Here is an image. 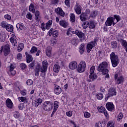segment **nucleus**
<instances>
[{"mask_svg":"<svg viewBox=\"0 0 127 127\" xmlns=\"http://www.w3.org/2000/svg\"><path fill=\"white\" fill-rule=\"evenodd\" d=\"M96 97L98 100H101L104 98V95L102 93H97L96 94Z\"/></svg>","mask_w":127,"mask_h":127,"instance_id":"obj_42","label":"nucleus"},{"mask_svg":"<svg viewBox=\"0 0 127 127\" xmlns=\"http://www.w3.org/2000/svg\"><path fill=\"white\" fill-rule=\"evenodd\" d=\"M66 115L67 117H71L73 116V112L71 111H68L66 112Z\"/></svg>","mask_w":127,"mask_h":127,"instance_id":"obj_50","label":"nucleus"},{"mask_svg":"<svg viewBox=\"0 0 127 127\" xmlns=\"http://www.w3.org/2000/svg\"><path fill=\"white\" fill-rule=\"evenodd\" d=\"M14 68H15V65L14 64H11L8 67L10 73H11V74L13 76L15 75L16 73V71L14 70Z\"/></svg>","mask_w":127,"mask_h":127,"instance_id":"obj_20","label":"nucleus"},{"mask_svg":"<svg viewBox=\"0 0 127 127\" xmlns=\"http://www.w3.org/2000/svg\"><path fill=\"white\" fill-rule=\"evenodd\" d=\"M25 55H26L27 63H30L32 61V56L27 55V52L25 53Z\"/></svg>","mask_w":127,"mask_h":127,"instance_id":"obj_28","label":"nucleus"},{"mask_svg":"<svg viewBox=\"0 0 127 127\" xmlns=\"http://www.w3.org/2000/svg\"><path fill=\"white\" fill-rule=\"evenodd\" d=\"M115 121H109L107 124V127H115Z\"/></svg>","mask_w":127,"mask_h":127,"instance_id":"obj_32","label":"nucleus"},{"mask_svg":"<svg viewBox=\"0 0 127 127\" xmlns=\"http://www.w3.org/2000/svg\"><path fill=\"white\" fill-rule=\"evenodd\" d=\"M59 24H60V25H61V26H63V27H64V28H66L67 25H68V23H67L66 21L63 20L60 21Z\"/></svg>","mask_w":127,"mask_h":127,"instance_id":"obj_26","label":"nucleus"},{"mask_svg":"<svg viewBox=\"0 0 127 127\" xmlns=\"http://www.w3.org/2000/svg\"><path fill=\"white\" fill-rule=\"evenodd\" d=\"M16 27L18 30H22L24 29L25 27L24 26V25L23 24V23H18L16 24Z\"/></svg>","mask_w":127,"mask_h":127,"instance_id":"obj_25","label":"nucleus"},{"mask_svg":"<svg viewBox=\"0 0 127 127\" xmlns=\"http://www.w3.org/2000/svg\"><path fill=\"white\" fill-rule=\"evenodd\" d=\"M68 67L70 70H75L78 67V64L77 62L73 61L69 63Z\"/></svg>","mask_w":127,"mask_h":127,"instance_id":"obj_11","label":"nucleus"},{"mask_svg":"<svg viewBox=\"0 0 127 127\" xmlns=\"http://www.w3.org/2000/svg\"><path fill=\"white\" fill-rule=\"evenodd\" d=\"M10 49L9 46L8 44L6 45L5 46H2L0 48V53H4V55L6 56L9 53Z\"/></svg>","mask_w":127,"mask_h":127,"instance_id":"obj_6","label":"nucleus"},{"mask_svg":"<svg viewBox=\"0 0 127 127\" xmlns=\"http://www.w3.org/2000/svg\"><path fill=\"white\" fill-rule=\"evenodd\" d=\"M112 24H113V26H115L116 24V23H115V18L109 17L105 22V25L106 26H112Z\"/></svg>","mask_w":127,"mask_h":127,"instance_id":"obj_7","label":"nucleus"},{"mask_svg":"<svg viewBox=\"0 0 127 127\" xmlns=\"http://www.w3.org/2000/svg\"><path fill=\"white\" fill-rule=\"evenodd\" d=\"M71 33H72V34H76L79 38H83V37L85 36V34L83 33V32L79 30L74 31L73 30V28L69 27L67 30L66 35L69 36V35H71Z\"/></svg>","mask_w":127,"mask_h":127,"instance_id":"obj_3","label":"nucleus"},{"mask_svg":"<svg viewBox=\"0 0 127 127\" xmlns=\"http://www.w3.org/2000/svg\"><path fill=\"white\" fill-rule=\"evenodd\" d=\"M26 18H28V19H30V20H31L32 19V15L30 14V13H28L26 15Z\"/></svg>","mask_w":127,"mask_h":127,"instance_id":"obj_61","label":"nucleus"},{"mask_svg":"<svg viewBox=\"0 0 127 127\" xmlns=\"http://www.w3.org/2000/svg\"><path fill=\"white\" fill-rule=\"evenodd\" d=\"M35 19L38 20L39 18V15H40V12L38 10L35 11Z\"/></svg>","mask_w":127,"mask_h":127,"instance_id":"obj_40","label":"nucleus"},{"mask_svg":"<svg viewBox=\"0 0 127 127\" xmlns=\"http://www.w3.org/2000/svg\"><path fill=\"white\" fill-rule=\"evenodd\" d=\"M54 110L55 111V112H56V111H57L58 108H59V102H58V101H55L54 103Z\"/></svg>","mask_w":127,"mask_h":127,"instance_id":"obj_39","label":"nucleus"},{"mask_svg":"<svg viewBox=\"0 0 127 127\" xmlns=\"http://www.w3.org/2000/svg\"><path fill=\"white\" fill-rule=\"evenodd\" d=\"M117 95V91L115 88H110L109 90V93L108 97L110 98V97H113V96H116Z\"/></svg>","mask_w":127,"mask_h":127,"instance_id":"obj_17","label":"nucleus"},{"mask_svg":"<svg viewBox=\"0 0 127 127\" xmlns=\"http://www.w3.org/2000/svg\"><path fill=\"white\" fill-rule=\"evenodd\" d=\"M89 79H88V82H92L94 80H96L98 78V76L96 75L95 73L90 74L89 76Z\"/></svg>","mask_w":127,"mask_h":127,"instance_id":"obj_23","label":"nucleus"},{"mask_svg":"<svg viewBox=\"0 0 127 127\" xmlns=\"http://www.w3.org/2000/svg\"><path fill=\"white\" fill-rule=\"evenodd\" d=\"M55 10L58 15H60V16H62V17H64L65 16V12L63 11L62 8L58 7L57 8H56Z\"/></svg>","mask_w":127,"mask_h":127,"instance_id":"obj_14","label":"nucleus"},{"mask_svg":"<svg viewBox=\"0 0 127 127\" xmlns=\"http://www.w3.org/2000/svg\"><path fill=\"white\" fill-rule=\"evenodd\" d=\"M74 10L76 14H81V12H82V7L77 4L74 6Z\"/></svg>","mask_w":127,"mask_h":127,"instance_id":"obj_19","label":"nucleus"},{"mask_svg":"<svg viewBox=\"0 0 127 127\" xmlns=\"http://www.w3.org/2000/svg\"><path fill=\"white\" fill-rule=\"evenodd\" d=\"M110 64H108L107 62H103L99 65L98 71L99 72H102V75H106V78H109L110 76L109 74H108V73H109V69L107 68H108Z\"/></svg>","mask_w":127,"mask_h":127,"instance_id":"obj_1","label":"nucleus"},{"mask_svg":"<svg viewBox=\"0 0 127 127\" xmlns=\"http://www.w3.org/2000/svg\"><path fill=\"white\" fill-rule=\"evenodd\" d=\"M54 72L55 73H59L60 71V66L58 64H55L53 68Z\"/></svg>","mask_w":127,"mask_h":127,"instance_id":"obj_30","label":"nucleus"},{"mask_svg":"<svg viewBox=\"0 0 127 127\" xmlns=\"http://www.w3.org/2000/svg\"><path fill=\"white\" fill-rule=\"evenodd\" d=\"M1 24L2 27H3V28L6 27V26H7V25L6 24V23L5 21H2L1 23Z\"/></svg>","mask_w":127,"mask_h":127,"instance_id":"obj_64","label":"nucleus"},{"mask_svg":"<svg viewBox=\"0 0 127 127\" xmlns=\"http://www.w3.org/2000/svg\"><path fill=\"white\" fill-rule=\"evenodd\" d=\"M38 49L37 48H36L35 46H33L31 50L30 51V52L31 54H33V53H35V52H37Z\"/></svg>","mask_w":127,"mask_h":127,"instance_id":"obj_36","label":"nucleus"},{"mask_svg":"<svg viewBox=\"0 0 127 127\" xmlns=\"http://www.w3.org/2000/svg\"><path fill=\"white\" fill-rule=\"evenodd\" d=\"M13 116L15 119H18L20 116V114H19V112L16 111L14 113Z\"/></svg>","mask_w":127,"mask_h":127,"instance_id":"obj_49","label":"nucleus"},{"mask_svg":"<svg viewBox=\"0 0 127 127\" xmlns=\"http://www.w3.org/2000/svg\"><path fill=\"white\" fill-rule=\"evenodd\" d=\"M122 45L126 48L127 47V42L125 40H122Z\"/></svg>","mask_w":127,"mask_h":127,"instance_id":"obj_51","label":"nucleus"},{"mask_svg":"<svg viewBox=\"0 0 127 127\" xmlns=\"http://www.w3.org/2000/svg\"><path fill=\"white\" fill-rule=\"evenodd\" d=\"M83 28L84 29H86L89 26V22H85L82 25Z\"/></svg>","mask_w":127,"mask_h":127,"instance_id":"obj_56","label":"nucleus"},{"mask_svg":"<svg viewBox=\"0 0 127 127\" xmlns=\"http://www.w3.org/2000/svg\"><path fill=\"white\" fill-rule=\"evenodd\" d=\"M42 102H43V100H42V99L37 98L34 101V102L33 103V105H34L35 107H37L39 106V105H41V104H42Z\"/></svg>","mask_w":127,"mask_h":127,"instance_id":"obj_16","label":"nucleus"},{"mask_svg":"<svg viewBox=\"0 0 127 127\" xmlns=\"http://www.w3.org/2000/svg\"><path fill=\"white\" fill-rule=\"evenodd\" d=\"M70 20L72 22H75L76 21V16H75V14L70 13L69 15Z\"/></svg>","mask_w":127,"mask_h":127,"instance_id":"obj_31","label":"nucleus"},{"mask_svg":"<svg viewBox=\"0 0 127 127\" xmlns=\"http://www.w3.org/2000/svg\"><path fill=\"white\" fill-rule=\"evenodd\" d=\"M84 117L86 119H89L91 118V114L88 112H84Z\"/></svg>","mask_w":127,"mask_h":127,"instance_id":"obj_45","label":"nucleus"},{"mask_svg":"<svg viewBox=\"0 0 127 127\" xmlns=\"http://www.w3.org/2000/svg\"><path fill=\"white\" fill-rule=\"evenodd\" d=\"M27 93V91L26 89H23L22 90L20 91V94L22 95V96H26Z\"/></svg>","mask_w":127,"mask_h":127,"instance_id":"obj_54","label":"nucleus"},{"mask_svg":"<svg viewBox=\"0 0 127 127\" xmlns=\"http://www.w3.org/2000/svg\"><path fill=\"white\" fill-rule=\"evenodd\" d=\"M21 58H22V55L20 53L18 54L17 55V59H18V60H21Z\"/></svg>","mask_w":127,"mask_h":127,"instance_id":"obj_63","label":"nucleus"},{"mask_svg":"<svg viewBox=\"0 0 127 127\" xmlns=\"http://www.w3.org/2000/svg\"><path fill=\"white\" fill-rule=\"evenodd\" d=\"M106 108L109 112H113L115 110V105L113 102H108L106 105Z\"/></svg>","mask_w":127,"mask_h":127,"instance_id":"obj_12","label":"nucleus"},{"mask_svg":"<svg viewBox=\"0 0 127 127\" xmlns=\"http://www.w3.org/2000/svg\"><path fill=\"white\" fill-rule=\"evenodd\" d=\"M115 79L116 80L117 85H120V84H123L125 81V78L122 76H119L118 74L115 75Z\"/></svg>","mask_w":127,"mask_h":127,"instance_id":"obj_8","label":"nucleus"},{"mask_svg":"<svg viewBox=\"0 0 127 127\" xmlns=\"http://www.w3.org/2000/svg\"><path fill=\"white\" fill-rule=\"evenodd\" d=\"M41 69H40V64H37L36 65V68L35 69V75L39 76V72H40Z\"/></svg>","mask_w":127,"mask_h":127,"instance_id":"obj_24","label":"nucleus"},{"mask_svg":"<svg viewBox=\"0 0 127 127\" xmlns=\"http://www.w3.org/2000/svg\"><path fill=\"white\" fill-rule=\"evenodd\" d=\"M97 110L99 113H101V114H104L107 119H109V114H108V111H107V110H106L105 107L101 106L100 107H98Z\"/></svg>","mask_w":127,"mask_h":127,"instance_id":"obj_9","label":"nucleus"},{"mask_svg":"<svg viewBox=\"0 0 127 127\" xmlns=\"http://www.w3.org/2000/svg\"><path fill=\"white\" fill-rule=\"evenodd\" d=\"M110 60L112 63L113 67H117L120 62L119 61V57L116 55L115 52H113L110 54Z\"/></svg>","mask_w":127,"mask_h":127,"instance_id":"obj_2","label":"nucleus"},{"mask_svg":"<svg viewBox=\"0 0 127 127\" xmlns=\"http://www.w3.org/2000/svg\"><path fill=\"white\" fill-rule=\"evenodd\" d=\"M80 18L81 21H85L87 19H89V17L85 13H82L80 15Z\"/></svg>","mask_w":127,"mask_h":127,"instance_id":"obj_21","label":"nucleus"},{"mask_svg":"<svg viewBox=\"0 0 127 127\" xmlns=\"http://www.w3.org/2000/svg\"><path fill=\"white\" fill-rule=\"evenodd\" d=\"M79 51L80 54H83L84 51H85V44H81L79 48Z\"/></svg>","mask_w":127,"mask_h":127,"instance_id":"obj_29","label":"nucleus"},{"mask_svg":"<svg viewBox=\"0 0 127 127\" xmlns=\"http://www.w3.org/2000/svg\"><path fill=\"white\" fill-rule=\"evenodd\" d=\"M48 66V63L47 61H44L42 63V67L41 68V72L44 73L47 71V67Z\"/></svg>","mask_w":127,"mask_h":127,"instance_id":"obj_15","label":"nucleus"},{"mask_svg":"<svg viewBox=\"0 0 127 127\" xmlns=\"http://www.w3.org/2000/svg\"><path fill=\"white\" fill-rule=\"evenodd\" d=\"M6 29L9 32H12L13 31V26L12 25H7L6 27Z\"/></svg>","mask_w":127,"mask_h":127,"instance_id":"obj_34","label":"nucleus"},{"mask_svg":"<svg viewBox=\"0 0 127 127\" xmlns=\"http://www.w3.org/2000/svg\"><path fill=\"white\" fill-rule=\"evenodd\" d=\"M62 92V89L61 87L58 85H56L54 88V93L56 94V95H59L61 94Z\"/></svg>","mask_w":127,"mask_h":127,"instance_id":"obj_22","label":"nucleus"},{"mask_svg":"<svg viewBox=\"0 0 127 127\" xmlns=\"http://www.w3.org/2000/svg\"><path fill=\"white\" fill-rule=\"evenodd\" d=\"M96 45L95 41H92L88 43L87 45L86 49L88 53L91 52V50L93 49V47Z\"/></svg>","mask_w":127,"mask_h":127,"instance_id":"obj_13","label":"nucleus"},{"mask_svg":"<svg viewBox=\"0 0 127 127\" xmlns=\"http://www.w3.org/2000/svg\"><path fill=\"white\" fill-rule=\"evenodd\" d=\"M4 17L5 19H7V20H10L11 19V16L8 14L4 15Z\"/></svg>","mask_w":127,"mask_h":127,"instance_id":"obj_59","label":"nucleus"},{"mask_svg":"<svg viewBox=\"0 0 127 127\" xmlns=\"http://www.w3.org/2000/svg\"><path fill=\"white\" fill-rule=\"evenodd\" d=\"M10 41L14 46H15L16 44H17V41H16V39L10 38Z\"/></svg>","mask_w":127,"mask_h":127,"instance_id":"obj_43","label":"nucleus"},{"mask_svg":"<svg viewBox=\"0 0 127 127\" xmlns=\"http://www.w3.org/2000/svg\"><path fill=\"white\" fill-rule=\"evenodd\" d=\"M56 43H57V39L55 38L51 39V45H52V46H54V45H56Z\"/></svg>","mask_w":127,"mask_h":127,"instance_id":"obj_38","label":"nucleus"},{"mask_svg":"<svg viewBox=\"0 0 127 127\" xmlns=\"http://www.w3.org/2000/svg\"><path fill=\"white\" fill-rule=\"evenodd\" d=\"M4 36H5L4 33H0V41L1 42H3V41H4V39H5Z\"/></svg>","mask_w":127,"mask_h":127,"instance_id":"obj_44","label":"nucleus"},{"mask_svg":"<svg viewBox=\"0 0 127 127\" xmlns=\"http://www.w3.org/2000/svg\"><path fill=\"white\" fill-rule=\"evenodd\" d=\"M20 66L22 70H25L26 69V64H21Z\"/></svg>","mask_w":127,"mask_h":127,"instance_id":"obj_57","label":"nucleus"},{"mask_svg":"<svg viewBox=\"0 0 127 127\" xmlns=\"http://www.w3.org/2000/svg\"><path fill=\"white\" fill-rule=\"evenodd\" d=\"M51 25H52V20H49L46 24V29L47 30L50 29Z\"/></svg>","mask_w":127,"mask_h":127,"instance_id":"obj_33","label":"nucleus"},{"mask_svg":"<svg viewBox=\"0 0 127 127\" xmlns=\"http://www.w3.org/2000/svg\"><path fill=\"white\" fill-rule=\"evenodd\" d=\"M23 108H24V104L23 103H21L18 106V109L19 110H23Z\"/></svg>","mask_w":127,"mask_h":127,"instance_id":"obj_62","label":"nucleus"},{"mask_svg":"<svg viewBox=\"0 0 127 127\" xmlns=\"http://www.w3.org/2000/svg\"><path fill=\"white\" fill-rule=\"evenodd\" d=\"M94 72H95V66H92L90 69V74H94Z\"/></svg>","mask_w":127,"mask_h":127,"instance_id":"obj_58","label":"nucleus"},{"mask_svg":"<svg viewBox=\"0 0 127 127\" xmlns=\"http://www.w3.org/2000/svg\"><path fill=\"white\" fill-rule=\"evenodd\" d=\"M77 72L78 73H83L86 70V62L81 61L77 66Z\"/></svg>","mask_w":127,"mask_h":127,"instance_id":"obj_5","label":"nucleus"},{"mask_svg":"<svg viewBox=\"0 0 127 127\" xmlns=\"http://www.w3.org/2000/svg\"><path fill=\"white\" fill-rule=\"evenodd\" d=\"M96 127H103V123L101 122H98L95 124Z\"/></svg>","mask_w":127,"mask_h":127,"instance_id":"obj_60","label":"nucleus"},{"mask_svg":"<svg viewBox=\"0 0 127 127\" xmlns=\"http://www.w3.org/2000/svg\"><path fill=\"white\" fill-rule=\"evenodd\" d=\"M18 99L19 102H20L21 103H23V102H26V101L27 100L26 97H24L23 96L19 97Z\"/></svg>","mask_w":127,"mask_h":127,"instance_id":"obj_41","label":"nucleus"},{"mask_svg":"<svg viewBox=\"0 0 127 127\" xmlns=\"http://www.w3.org/2000/svg\"><path fill=\"white\" fill-rule=\"evenodd\" d=\"M114 17L115 19L117 20V22L115 23H117V22H119L120 20H121V16L118 15H114Z\"/></svg>","mask_w":127,"mask_h":127,"instance_id":"obj_52","label":"nucleus"},{"mask_svg":"<svg viewBox=\"0 0 127 127\" xmlns=\"http://www.w3.org/2000/svg\"><path fill=\"white\" fill-rule=\"evenodd\" d=\"M48 35L49 36H51V35H53V37L57 38L58 37V35H59V33L58 32V30H55L53 29V28H51L49 32L48 33Z\"/></svg>","mask_w":127,"mask_h":127,"instance_id":"obj_10","label":"nucleus"},{"mask_svg":"<svg viewBox=\"0 0 127 127\" xmlns=\"http://www.w3.org/2000/svg\"><path fill=\"white\" fill-rule=\"evenodd\" d=\"M29 9L30 11H32L33 13L35 12V9H34V5H33V4H31L30 5Z\"/></svg>","mask_w":127,"mask_h":127,"instance_id":"obj_46","label":"nucleus"},{"mask_svg":"<svg viewBox=\"0 0 127 127\" xmlns=\"http://www.w3.org/2000/svg\"><path fill=\"white\" fill-rule=\"evenodd\" d=\"M95 23H94V22L92 21H90L89 24V28H91V29L95 28Z\"/></svg>","mask_w":127,"mask_h":127,"instance_id":"obj_47","label":"nucleus"},{"mask_svg":"<svg viewBox=\"0 0 127 127\" xmlns=\"http://www.w3.org/2000/svg\"><path fill=\"white\" fill-rule=\"evenodd\" d=\"M27 85L28 86H31L33 84V81L31 79H28L26 82Z\"/></svg>","mask_w":127,"mask_h":127,"instance_id":"obj_53","label":"nucleus"},{"mask_svg":"<svg viewBox=\"0 0 127 127\" xmlns=\"http://www.w3.org/2000/svg\"><path fill=\"white\" fill-rule=\"evenodd\" d=\"M123 118H124V114L122 113H119L117 117V120L118 122H121L122 120H123Z\"/></svg>","mask_w":127,"mask_h":127,"instance_id":"obj_35","label":"nucleus"},{"mask_svg":"<svg viewBox=\"0 0 127 127\" xmlns=\"http://www.w3.org/2000/svg\"><path fill=\"white\" fill-rule=\"evenodd\" d=\"M6 106L8 109H12L13 107V103L9 98L7 99L6 100Z\"/></svg>","mask_w":127,"mask_h":127,"instance_id":"obj_18","label":"nucleus"},{"mask_svg":"<svg viewBox=\"0 0 127 127\" xmlns=\"http://www.w3.org/2000/svg\"><path fill=\"white\" fill-rule=\"evenodd\" d=\"M52 50V48L50 46L48 47L47 50L46 51V55L48 56V57H50L51 56V51Z\"/></svg>","mask_w":127,"mask_h":127,"instance_id":"obj_27","label":"nucleus"},{"mask_svg":"<svg viewBox=\"0 0 127 127\" xmlns=\"http://www.w3.org/2000/svg\"><path fill=\"white\" fill-rule=\"evenodd\" d=\"M97 11H93L90 14L91 17H96L97 16Z\"/></svg>","mask_w":127,"mask_h":127,"instance_id":"obj_55","label":"nucleus"},{"mask_svg":"<svg viewBox=\"0 0 127 127\" xmlns=\"http://www.w3.org/2000/svg\"><path fill=\"white\" fill-rule=\"evenodd\" d=\"M112 48H117L118 47V43L116 41H113L111 43Z\"/></svg>","mask_w":127,"mask_h":127,"instance_id":"obj_48","label":"nucleus"},{"mask_svg":"<svg viewBox=\"0 0 127 127\" xmlns=\"http://www.w3.org/2000/svg\"><path fill=\"white\" fill-rule=\"evenodd\" d=\"M43 109L46 112H50L53 109V103L51 101H45L43 105Z\"/></svg>","mask_w":127,"mask_h":127,"instance_id":"obj_4","label":"nucleus"},{"mask_svg":"<svg viewBox=\"0 0 127 127\" xmlns=\"http://www.w3.org/2000/svg\"><path fill=\"white\" fill-rule=\"evenodd\" d=\"M24 48V45H23V43H21L19 44L18 47V51L19 52H20L22 49Z\"/></svg>","mask_w":127,"mask_h":127,"instance_id":"obj_37","label":"nucleus"}]
</instances>
